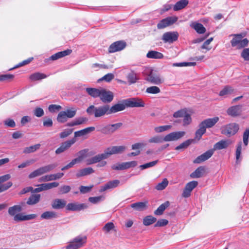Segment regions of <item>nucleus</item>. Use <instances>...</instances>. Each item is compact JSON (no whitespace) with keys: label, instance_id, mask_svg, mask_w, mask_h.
Instances as JSON below:
<instances>
[{"label":"nucleus","instance_id":"40","mask_svg":"<svg viewBox=\"0 0 249 249\" xmlns=\"http://www.w3.org/2000/svg\"><path fill=\"white\" fill-rule=\"evenodd\" d=\"M170 203L169 201H166L164 203L161 204L157 209L154 212V214L157 215H160L163 213L165 210L169 206Z\"/></svg>","mask_w":249,"mask_h":249},{"label":"nucleus","instance_id":"2","mask_svg":"<svg viewBox=\"0 0 249 249\" xmlns=\"http://www.w3.org/2000/svg\"><path fill=\"white\" fill-rule=\"evenodd\" d=\"M239 129V124L232 123L222 126L220 128V131L222 134L230 137L237 133Z\"/></svg>","mask_w":249,"mask_h":249},{"label":"nucleus","instance_id":"36","mask_svg":"<svg viewBox=\"0 0 249 249\" xmlns=\"http://www.w3.org/2000/svg\"><path fill=\"white\" fill-rule=\"evenodd\" d=\"M204 172V167L203 166H200L190 174V177L193 178H201L203 177Z\"/></svg>","mask_w":249,"mask_h":249},{"label":"nucleus","instance_id":"62","mask_svg":"<svg viewBox=\"0 0 249 249\" xmlns=\"http://www.w3.org/2000/svg\"><path fill=\"white\" fill-rule=\"evenodd\" d=\"M187 112L184 109H180L173 114V117L175 118L183 117Z\"/></svg>","mask_w":249,"mask_h":249},{"label":"nucleus","instance_id":"63","mask_svg":"<svg viewBox=\"0 0 249 249\" xmlns=\"http://www.w3.org/2000/svg\"><path fill=\"white\" fill-rule=\"evenodd\" d=\"M249 138V129H246L243 133V140L244 144L247 146L248 144Z\"/></svg>","mask_w":249,"mask_h":249},{"label":"nucleus","instance_id":"8","mask_svg":"<svg viewBox=\"0 0 249 249\" xmlns=\"http://www.w3.org/2000/svg\"><path fill=\"white\" fill-rule=\"evenodd\" d=\"M178 36L179 34L177 32H167L163 34L161 39L164 43L171 44L176 41Z\"/></svg>","mask_w":249,"mask_h":249},{"label":"nucleus","instance_id":"56","mask_svg":"<svg viewBox=\"0 0 249 249\" xmlns=\"http://www.w3.org/2000/svg\"><path fill=\"white\" fill-rule=\"evenodd\" d=\"M160 92V88L157 86H151L146 89V92L150 94H158Z\"/></svg>","mask_w":249,"mask_h":249},{"label":"nucleus","instance_id":"16","mask_svg":"<svg viewBox=\"0 0 249 249\" xmlns=\"http://www.w3.org/2000/svg\"><path fill=\"white\" fill-rule=\"evenodd\" d=\"M198 182L196 181H192L187 183L183 191L182 196L183 197H188L190 196L193 190L197 186Z\"/></svg>","mask_w":249,"mask_h":249},{"label":"nucleus","instance_id":"23","mask_svg":"<svg viewBox=\"0 0 249 249\" xmlns=\"http://www.w3.org/2000/svg\"><path fill=\"white\" fill-rule=\"evenodd\" d=\"M213 153V150H209L198 156L193 161L194 163H200L212 157Z\"/></svg>","mask_w":249,"mask_h":249},{"label":"nucleus","instance_id":"31","mask_svg":"<svg viewBox=\"0 0 249 249\" xmlns=\"http://www.w3.org/2000/svg\"><path fill=\"white\" fill-rule=\"evenodd\" d=\"M66 204V202L63 199H55L52 204V207L54 209H61L63 208Z\"/></svg>","mask_w":249,"mask_h":249},{"label":"nucleus","instance_id":"18","mask_svg":"<svg viewBox=\"0 0 249 249\" xmlns=\"http://www.w3.org/2000/svg\"><path fill=\"white\" fill-rule=\"evenodd\" d=\"M126 149V146L124 145L113 146L108 147L106 151L108 157L113 154H117L123 153Z\"/></svg>","mask_w":249,"mask_h":249},{"label":"nucleus","instance_id":"37","mask_svg":"<svg viewBox=\"0 0 249 249\" xmlns=\"http://www.w3.org/2000/svg\"><path fill=\"white\" fill-rule=\"evenodd\" d=\"M146 57L148 58L160 59L163 58V54L156 51H150L146 54Z\"/></svg>","mask_w":249,"mask_h":249},{"label":"nucleus","instance_id":"27","mask_svg":"<svg viewBox=\"0 0 249 249\" xmlns=\"http://www.w3.org/2000/svg\"><path fill=\"white\" fill-rule=\"evenodd\" d=\"M72 52V50L70 49H67L66 50L58 52L55 54L51 55L49 59L51 60H56L59 58H62L65 56L70 54Z\"/></svg>","mask_w":249,"mask_h":249},{"label":"nucleus","instance_id":"64","mask_svg":"<svg viewBox=\"0 0 249 249\" xmlns=\"http://www.w3.org/2000/svg\"><path fill=\"white\" fill-rule=\"evenodd\" d=\"M241 56L245 61H249V48L243 49L241 53Z\"/></svg>","mask_w":249,"mask_h":249},{"label":"nucleus","instance_id":"61","mask_svg":"<svg viewBox=\"0 0 249 249\" xmlns=\"http://www.w3.org/2000/svg\"><path fill=\"white\" fill-rule=\"evenodd\" d=\"M169 222L167 219H161L159 220L157 223L155 224V227H163L167 225L168 224Z\"/></svg>","mask_w":249,"mask_h":249},{"label":"nucleus","instance_id":"51","mask_svg":"<svg viewBox=\"0 0 249 249\" xmlns=\"http://www.w3.org/2000/svg\"><path fill=\"white\" fill-rule=\"evenodd\" d=\"M68 118L66 115L65 111H60L57 117V121L60 123H64L67 122Z\"/></svg>","mask_w":249,"mask_h":249},{"label":"nucleus","instance_id":"4","mask_svg":"<svg viewBox=\"0 0 249 249\" xmlns=\"http://www.w3.org/2000/svg\"><path fill=\"white\" fill-rule=\"evenodd\" d=\"M87 239L86 236H77L70 242L66 249H78L84 246Z\"/></svg>","mask_w":249,"mask_h":249},{"label":"nucleus","instance_id":"9","mask_svg":"<svg viewBox=\"0 0 249 249\" xmlns=\"http://www.w3.org/2000/svg\"><path fill=\"white\" fill-rule=\"evenodd\" d=\"M77 140L75 138H72L71 140L66 141L60 144V146L57 148L55 153L56 154H60L67 150H68L75 142Z\"/></svg>","mask_w":249,"mask_h":249},{"label":"nucleus","instance_id":"28","mask_svg":"<svg viewBox=\"0 0 249 249\" xmlns=\"http://www.w3.org/2000/svg\"><path fill=\"white\" fill-rule=\"evenodd\" d=\"M231 143V142L229 140H221L214 144L213 145V149L216 150L226 148L229 146Z\"/></svg>","mask_w":249,"mask_h":249},{"label":"nucleus","instance_id":"52","mask_svg":"<svg viewBox=\"0 0 249 249\" xmlns=\"http://www.w3.org/2000/svg\"><path fill=\"white\" fill-rule=\"evenodd\" d=\"M168 184V181L167 178H164L162 182L158 183L155 187L157 190H162L164 189Z\"/></svg>","mask_w":249,"mask_h":249},{"label":"nucleus","instance_id":"29","mask_svg":"<svg viewBox=\"0 0 249 249\" xmlns=\"http://www.w3.org/2000/svg\"><path fill=\"white\" fill-rule=\"evenodd\" d=\"M94 172V170L91 167H87L79 170L76 173L75 176L77 178L88 176Z\"/></svg>","mask_w":249,"mask_h":249},{"label":"nucleus","instance_id":"21","mask_svg":"<svg viewBox=\"0 0 249 249\" xmlns=\"http://www.w3.org/2000/svg\"><path fill=\"white\" fill-rule=\"evenodd\" d=\"M146 80L149 82L155 85H160L163 82V80L160 76L153 72L152 71L147 75Z\"/></svg>","mask_w":249,"mask_h":249},{"label":"nucleus","instance_id":"60","mask_svg":"<svg viewBox=\"0 0 249 249\" xmlns=\"http://www.w3.org/2000/svg\"><path fill=\"white\" fill-rule=\"evenodd\" d=\"M183 125L186 126L189 125L192 122V118L191 115L188 113L183 117Z\"/></svg>","mask_w":249,"mask_h":249},{"label":"nucleus","instance_id":"58","mask_svg":"<svg viewBox=\"0 0 249 249\" xmlns=\"http://www.w3.org/2000/svg\"><path fill=\"white\" fill-rule=\"evenodd\" d=\"M158 161H159L158 160H156L152 161L151 162H149L148 163H145L142 165H141L140 166V168L142 170H144L145 169L153 167V166H155L158 162Z\"/></svg>","mask_w":249,"mask_h":249},{"label":"nucleus","instance_id":"15","mask_svg":"<svg viewBox=\"0 0 249 249\" xmlns=\"http://www.w3.org/2000/svg\"><path fill=\"white\" fill-rule=\"evenodd\" d=\"M185 134V132L184 131H176L171 132L166 135L164 137V141L165 142L177 141L183 137Z\"/></svg>","mask_w":249,"mask_h":249},{"label":"nucleus","instance_id":"17","mask_svg":"<svg viewBox=\"0 0 249 249\" xmlns=\"http://www.w3.org/2000/svg\"><path fill=\"white\" fill-rule=\"evenodd\" d=\"M108 158V156L107 154L106 150L104 153L99 154L94 156V157L89 158L87 160V165L93 164L94 163H98L101 160L107 159Z\"/></svg>","mask_w":249,"mask_h":249},{"label":"nucleus","instance_id":"39","mask_svg":"<svg viewBox=\"0 0 249 249\" xmlns=\"http://www.w3.org/2000/svg\"><path fill=\"white\" fill-rule=\"evenodd\" d=\"M189 3L188 0H180L174 5L173 10L178 11L184 8Z\"/></svg>","mask_w":249,"mask_h":249},{"label":"nucleus","instance_id":"53","mask_svg":"<svg viewBox=\"0 0 249 249\" xmlns=\"http://www.w3.org/2000/svg\"><path fill=\"white\" fill-rule=\"evenodd\" d=\"M193 141L192 140H187L181 144H180L179 145L177 146L175 148V150H179L181 149H184L186 148L188 146H189L191 143H192V142Z\"/></svg>","mask_w":249,"mask_h":249},{"label":"nucleus","instance_id":"12","mask_svg":"<svg viewBox=\"0 0 249 249\" xmlns=\"http://www.w3.org/2000/svg\"><path fill=\"white\" fill-rule=\"evenodd\" d=\"M137 161H131L128 162L118 163L111 166V168L115 170H123L132 167H135L137 165Z\"/></svg>","mask_w":249,"mask_h":249},{"label":"nucleus","instance_id":"38","mask_svg":"<svg viewBox=\"0 0 249 249\" xmlns=\"http://www.w3.org/2000/svg\"><path fill=\"white\" fill-rule=\"evenodd\" d=\"M22 210V207L20 205H16L9 208L8 213L9 214L14 217L15 215Z\"/></svg>","mask_w":249,"mask_h":249},{"label":"nucleus","instance_id":"3","mask_svg":"<svg viewBox=\"0 0 249 249\" xmlns=\"http://www.w3.org/2000/svg\"><path fill=\"white\" fill-rule=\"evenodd\" d=\"M57 166V164L53 163L41 167L31 173L29 175L28 177L29 178H33L36 177L41 176L53 170L56 168Z\"/></svg>","mask_w":249,"mask_h":249},{"label":"nucleus","instance_id":"6","mask_svg":"<svg viewBox=\"0 0 249 249\" xmlns=\"http://www.w3.org/2000/svg\"><path fill=\"white\" fill-rule=\"evenodd\" d=\"M122 126V123L108 124L103 127L99 131L105 135H111L119 130Z\"/></svg>","mask_w":249,"mask_h":249},{"label":"nucleus","instance_id":"48","mask_svg":"<svg viewBox=\"0 0 249 249\" xmlns=\"http://www.w3.org/2000/svg\"><path fill=\"white\" fill-rule=\"evenodd\" d=\"M233 92V89L231 86H227L224 87L219 92V95L220 96H224L230 95Z\"/></svg>","mask_w":249,"mask_h":249},{"label":"nucleus","instance_id":"59","mask_svg":"<svg viewBox=\"0 0 249 249\" xmlns=\"http://www.w3.org/2000/svg\"><path fill=\"white\" fill-rule=\"evenodd\" d=\"M163 141H164V138H162V137L159 136L153 137L150 138L148 141V142L150 143H161Z\"/></svg>","mask_w":249,"mask_h":249},{"label":"nucleus","instance_id":"41","mask_svg":"<svg viewBox=\"0 0 249 249\" xmlns=\"http://www.w3.org/2000/svg\"><path fill=\"white\" fill-rule=\"evenodd\" d=\"M191 26L198 34H202L206 32L205 28L201 23L195 22L191 25Z\"/></svg>","mask_w":249,"mask_h":249},{"label":"nucleus","instance_id":"19","mask_svg":"<svg viewBox=\"0 0 249 249\" xmlns=\"http://www.w3.org/2000/svg\"><path fill=\"white\" fill-rule=\"evenodd\" d=\"M36 217V214L24 215L22 213H20V212H19L15 215L13 217V219L16 222H20L33 219Z\"/></svg>","mask_w":249,"mask_h":249},{"label":"nucleus","instance_id":"26","mask_svg":"<svg viewBox=\"0 0 249 249\" xmlns=\"http://www.w3.org/2000/svg\"><path fill=\"white\" fill-rule=\"evenodd\" d=\"M85 204H80L78 203H70L66 206V209L69 211H79L86 208Z\"/></svg>","mask_w":249,"mask_h":249},{"label":"nucleus","instance_id":"57","mask_svg":"<svg viewBox=\"0 0 249 249\" xmlns=\"http://www.w3.org/2000/svg\"><path fill=\"white\" fill-rule=\"evenodd\" d=\"M105 199V197L103 196H98L94 197H90L89 198V201L93 204H96L101 201H103Z\"/></svg>","mask_w":249,"mask_h":249},{"label":"nucleus","instance_id":"22","mask_svg":"<svg viewBox=\"0 0 249 249\" xmlns=\"http://www.w3.org/2000/svg\"><path fill=\"white\" fill-rule=\"evenodd\" d=\"M241 105H236L231 107L227 110V114L232 117H236L239 116L242 112Z\"/></svg>","mask_w":249,"mask_h":249},{"label":"nucleus","instance_id":"34","mask_svg":"<svg viewBox=\"0 0 249 249\" xmlns=\"http://www.w3.org/2000/svg\"><path fill=\"white\" fill-rule=\"evenodd\" d=\"M47 77V75L44 73L39 72H36L32 73L29 76L30 81L34 82L38 80H41Z\"/></svg>","mask_w":249,"mask_h":249},{"label":"nucleus","instance_id":"46","mask_svg":"<svg viewBox=\"0 0 249 249\" xmlns=\"http://www.w3.org/2000/svg\"><path fill=\"white\" fill-rule=\"evenodd\" d=\"M126 78L129 85L135 83L139 79L137 76L136 73H135L133 71H131L130 73H129Z\"/></svg>","mask_w":249,"mask_h":249},{"label":"nucleus","instance_id":"44","mask_svg":"<svg viewBox=\"0 0 249 249\" xmlns=\"http://www.w3.org/2000/svg\"><path fill=\"white\" fill-rule=\"evenodd\" d=\"M59 185V183L56 182H53L48 183H43L37 186H41L42 191L47 190L51 189L54 187H56Z\"/></svg>","mask_w":249,"mask_h":249},{"label":"nucleus","instance_id":"33","mask_svg":"<svg viewBox=\"0 0 249 249\" xmlns=\"http://www.w3.org/2000/svg\"><path fill=\"white\" fill-rule=\"evenodd\" d=\"M147 202H139L131 204L130 207L136 211H142L147 208Z\"/></svg>","mask_w":249,"mask_h":249},{"label":"nucleus","instance_id":"32","mask_svg":"<svg viewBox=\"0 0 249 249\" xmlns=\"http://www.w3.org/2000/svg\"><path fill=\"white\" fill-rule=\"evenodd\" d=\"M86 90L91 97L96 98H99L101 88L99 89L93 88H87L86 89Z\"/></svg>","mask_w":249,"mask_h":249},{"label":"nucleus","instance_id":"49","mask_svg":"<svg viewBox=\"0 0 249 249\" xmlns=\"http://www.w3.org/2000/svg\"><path fill=\"white\" fill-rule=\"evenodd\" d=\"M40 147V144H36L29 147H25L24 149L23 153L25 154H29L33 153L38 149Z\"/></svg>","mask_w":249,"mask_h":249},{"label":"nucleus","instance_id":"20","mask_svg":"<svg viewBox=\"0 0 249 249\" xmlns=\"http://www.w3.org/2000/svg\"><path fill=\"white\" fill-rule=\"evenodd\" d=\"M63 173H58L55 174H51L45 175L41 177L39 179V182H45L51 180H56L63 177L64 176Z\"/></svg>","mask_w":249,"mask_h":249},{"label":"nucleus","instance_id":"25","mask_svg":"<svg viewBox=\"0 0 249 249\" xmlns=\"http://www.w3.org/2000/svg\"><path fill=\"white\" fill-rule=\"evenodd\" d=\"M219 121L218 117H214L213 118H208L203 120L200 123L206 129L207 128H211L213 126Z\"/></svg>","mask_w":249,"mask_h":249},{"label":"nucleus","instance_id":"42","mask_svg":"<svg viewBox=\"0 0 249 249\" xmlns=\"http://www.w3.org/2000/svg\"><path fill=\"white\" fill-rule=\"evenodd\" d=\"M198 126L199 128L196 131L195 137V139L197 141L201 139L202 135L205 133L206 131V129L203 126L201 125V124H199Z\"/></svg>","mask_w":249,"mask_h":249},{"label":"nucleus","instance_id":"7","mask_svg":"<svg viewBox=\"0 0 249 249\" xmlns=\"http://www.w3.org/2000/svg\"><path fill=\"white\" fill-rule=\"evenodd\" d=\"M127 107H142L145 106V103L142 99L130 98L123 101Z\"/></svg>","mask_w":249,"mask_h":249},{"label":"nucleus","instance_id":"55","mask_svg":"<svg viewBox=\"0 0 249 249\" xmlns=\"http://www.w3.org/2000/svg\"><path fill=\"white\" fill-rule=\"evenodd\" d=\"M171 125H162L155 127L154 130L156 133H161L171 129Z\"/></svg>","mask_w":249,"mask_h":249},{"label":"nucleus","instance_id":"30","mask_svg":"<svg viewBox=\"0 0 249 249\" xmlns=\"http://www.w3.org/2000/svg\"><path fill=\"white\" fill-rule=\"evenodd\" d=\"M95 129V127L90 126L88 127L79 131H75L74 132V136L73 138L76 139V137L83 136L91 132L94 131Z\"/></svg>","mask_w":249,"mask_h":249},{"label":"nucleus","instance_id":"5","mask_svg":"<svg viewBox=\"0 0 249 249\" xmlns=\"http://www.w3.org/2000/svg\"><path fill=\"white\" fill-rule=\"evenodd\" d=\"M243 36L241 35L238 34L235 35L231 41L232 47H235L238 49H240L247 46L249 43V40L247 38L242 39Z\"/></svg>","mask_w":249,"mask_h":249},{"label":"nucleus","instance_id":"47","mask_svg":"<svg viewBox=\"0 0 249 249\" xmlns=\"http://www.w3.org/2000/svg\"><path fill=\"white\" fill-rule=\"evenodd\" d=\"M88 151V149H84L79 151L78 152V157L74 159V160H76V161L77 163L81 162L86 157V154Z\"/></svg>","mask_w":249,"mask_h":249},{"label":"nucleus","instance_id":"24","mask_svg":"<svg viewBox=\"0 0 249 249\" xmlns=\"http://www.w3.org/2000/svg\"><path fill=\"white\" fill-rule=\"evenodd\" d=\"M120 183V181L118 179H115L107 182L100 187V192H103L107 190L113 189L117 187Z\"/></svg>","mask_w":249,"mask_h":249},{"label":"nucleus","instance_id":"45","mask_svg":"<svg viewBox=\"0 0 249 249\" xmlns=\"http://www.w3.org/2000/svg\"><path fill=\"white\" fill-rule=\"evenodd\" d=\"M157 221V218L152 215H147L143 218V224L144 226H149L154 223Z\"/></svg>","mask_w":249,"mask_h":249},{"label":"nucleus","instance_id":"54","mask_svg":"<svg viewBox=\"0 0 249 249\" xmlns=\"http://www.w3.org/2000/svg\"><path fill=\"white\" fill-rule=\"evenodd\" d=\"M73 132V129L67 128L63 130L59 133V137L61 139H64L70 136Z\"/></svg>","mask_w":249,"mask_h":249},{"label":"nucleus","instance_id":"35","mask_svg":"<svg viewBox=\"0 0 249 249\" xmlns=\"http://www.w3.org/2000/svg\"><path fill=\"white\" fill-rule=\"evenodd\" d=\"M58 217V214L54 211H46L43 213L40 218L42 219H51Z\"/></svg>","mask_w":249,"mask_h":249},{"label":"nucleus","instance_id":"14","mask_svg":"<svg viewBox=\"0 0 249 249\" xmlns=\"http://www.w3.org/2000/svg\"><path fill=\"white\" fill-rule=\"evenodd\" d=\"M11 176L9 174H6L0 177V193L6 191L12 186L13 183L11 181L3 183L9 180Z\"/></svg>","mask_w":249,"mask_h":249},{"label":"nucleus","instance_id":"50","mask_svg":"<svg viewBox=\"0 0 249 249\" xmlns=\"http://www.w3.org/2000/svg\"><path fill=\"white\" fill-rule=\"evenodd\" d=\"M115 227L113 222H109L106 223L102 228V230L106 233L109 232L111 230H114Z\"/></svg>","mask_w":249,"mask_h":249},{"label":"nucleus","instance_id":"10","mask_svg":"<svg viewBox=\"0 0 249 249\" xmlns=\"http://www.w3.org/2000/svg\"><path fill=\"white\" fill-rule=\"evenodd\" d=\"M178 20L176 17H168L160 20L157 24L158 29H162L173 25Z\"/></svg>","mask_w":249,"mask_h":249},{"label":"nucleus","instance_id":"1","mask_svg":"<svg viewBox=\"0 0 249 249\" xmlns=\"http://www.w3.org/2000/svg\"><path fill=\"white\" fill-rule=\"evenodd\" d=\"M125 104L124 102L115 104L110 107L107 104L98 107H96L94 105H90L87 108L86 112L89 115H93L95 118H100L105 115H109L123 111L125 109Z\"/></svg>","mask_w":249,"mask_h":249},{"label":"nucleus","instance_id":"13","mask_svg":"<svg viewBox=\"0 0 249 249\" xmlns=\"http://www.w3.org/2000/svg\"><path fill=\"white\" fill-rule=\"evenodd\" d=\"M126 43L123 40L117 41L112 43L108 49L109 53H113L123 50L126 47Z\"/></svg>","mask_w":249,"mask_h":249},{"label":"nucleus","instance_id":"43","mask_svg":"<svg viewBox=\"0 0 249 249\" xmlns=\"http://www.w3.org/2000/svg\"><path fill=\"white\" fill-rule=\"evenodd\" d=\"M40 195H32L28 198L27 204L28 205H34L38 203L40 200Z\"/></svg>","mask_w":249,"mask_h":249},{"label":"nucleus","instance_id":"11","mask_svg":"<svg viewBox=\"0 0 249 249\" xmlns=\"http://www.w3.org/2000/svg\"><path fill=\"white\" fill-rule=\"evenodd\" d=\"M114 95L112 91L101 88L99 98L101 101L105 104L109 103L113 99Z\"/></svg>","mask_w":249,"mask_h":249}]
</instances>
